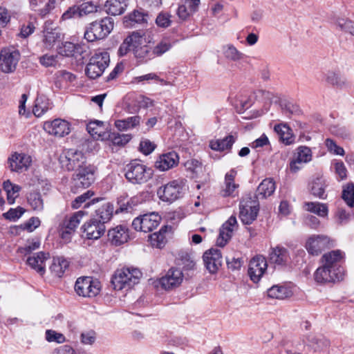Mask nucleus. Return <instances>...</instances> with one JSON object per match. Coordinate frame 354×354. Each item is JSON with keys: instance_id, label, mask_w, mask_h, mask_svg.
Returning <instances> with one entry per match:
<instances>
[{"instance_id": "nucleus-63", "label": "nucleus", "mask_w": 354, "mask_h": 354, "mask_svg": "<svg viewBox=\"0 0 354 354\" xmlns=\"http://www.w3.org/2000/svg\"><path fill=\"white\" fill-rule=\"evenodd\" d=\"M39 63L45 67L55 66L57 63V56L44 55L39 58Z\"/></svg>"}, {"instance_id": "nucleus-43", "label": "nucleus", "mask_w": 354, "mask_h": 354, "mask_svg": "<svg viewBox=\"0 0 354 354\" xmlns=\"http://www.w3.org/2000/svg\"><path fill=\"white\" fill-rule=\"evenodd\" d=\"M225 57L232 62H238L243 59L245 57L244 54L238 50L232 44H227L223 48Z\"/></svg>"}, {"instance_id": "nucleus-33", "label": "nucleus", "mask_w": 354, "mask_h": 354, "mask_svg": "<svg viewBox=\"0 0 354 354\" xmlns=\"http://www.w3.org/2000/svg\"><path fill=\"white\" fill-rule=\"evenodd\" d=\"M69 266V261L63 257H53L50 270L55 277H62Z\"/></svg>"}, {"instance_id": "nucleus-8", "label": "nucleus", "mask_w": 354, "mask_h": 354, "mask_svg": "<svg viewBox=\"0 0 354 354\" xmlns=\"http://www.w3.org/2000/svg\"><path fill=\"white\" fill-rule=\"evenodd\" d=\"M21 54L13 46L3 48L0 52V69L2 72L10 73L14 72L20 59Z\"/></svg>"}, {"instance_id": "nucleus-51", "label": "nucleus", "mask_w": 354, "mask_h": 354, "mask_svg": "<svg viewBox=\"0 0 354 354\" xmlns=\"http://www.w3.org/2000/svg\"><path fill=\"white\" fill-rule=\"evenodd\" d=\"M108 139L110 140L114 145L124 146L129 142L131 136L128 134H120L113 132L109 134Z\"/></svg>"}, {"instance_id": "nucleus-28", "label": "nucleus", "mask_w": 354, "mask_h": 354, "mask_svg": "<svg viewBox=\"0 0 354 354\" xmlns=\"http://www.w3.org/2000/svg\"><path fill=\"white\" fill-rule=\"evenodd\" d=\"M108 237L112 244L120 245L128 241L129 235L125 227L119 225L108 231Z\"/></svg>"}, {"instance_id": "nucleus-27", "label": "nucleus", "mask_w": 354, "mask_h": 354, "mask_svg": "<svg viewBox=\"0 0 354 354\" xmlns=\"http://www.w3.org/2000/svg\"><path fill=\"white\" fill-rule=\"evenodd\" d=\"M267 293L270 298L285 299L292 296L293 290L290 284H277L270 288Z\"/></svg>"}, {"instance_id": "nucleus-54", "label": "nucleus", "mask_w": 354, "mask_h": 354, "mask_svg": "<svg viewBox=\"0 0 354 354\" xmlns=\"http://www.w3.org/2000/svg\"><path fill=\"white\" fill-rule=\"evenodd\" d=\"M75 51V44L72 42L62 43V46L59 47L58 53L62 56L65 57H74Z\"/></svg>"}, {"instance_id": "nucleus-61", "label": "nucleus", "mask_w": 354, "mask_h": 354, "mask_svg": "<svg viewBox=\"0 0 354 354\" xmlns=\"http://www.w3.org/2000/svg\"><path fill=\"white\" fill-rule=\"evenodd\" d=\"M328 150L335 155L344 156V150L342 147L337 146L336 143L330 138H327L325 141Z\"/></svg>"}, {"instance_id": "nucleus-55", "label": "nucleus", "mask_w": 354, "mask_h": 354, "mask_svg": "<svg viewBox=\"0 0 354 354\" xmlns=\"http://www.w3.org/2000/svg\"><path fill=\"white\" fill-rule=\"evenodd\" d=\"M336 24L341 30L354 36V21L349 19H339Z\"/></svg>"}, {"instance_id": "nucleus-38", "label": "nucleus", "mask_w": 354, "mask_h": 354, "mask_svg": "<svg viewBox=\"0 0 354 354\" xmlns=\"http://www.w3.org/2000/svg\"><path fill=\"white\" fill-rule=\"evenodd\" d=\"M113 205L110 203H106L95 210V218L100 223L108 222L113 216Z\"/></svg>"}, {"instance_id": "nucleus-22", "label": "nucleus", "mask_w": 354, "mask_h": 354, "mask_svg": "<svg viewBox=\"0 0 354 354\" xmlns=\"http://www.w3.org/2000/svg\"><path fill=\"white\" fill-rule=\"evenodd\" d=\"M343 258V253L339 250H336L323 254L320 261L325 266L344 273L343 268L339 266Z\"/></svg>"}, {"instance_id": "nucleus-50", "label": "nucleus", "mask_w": 354, "mask_h": 354, "mask_svg": "<svg viewBox=\"0 0 354 354\" xmlns=\"http://www.w3.org/2000/svg\"><path fill=\"white\" fill-rule=\"evenodd\" d=\"M342 199L351 208L354 207V184L350 183L343 189Z\"/></svg>"}, {"instance_id": "nucleus-9", "label": "nucleus", "mask_w": 354, "mask_h": 354, "mask_svg": "<svg viewBox=\"0 0 354 354\" xmlns=\"http://www.w3.org/2000/svg\"><path fill=\"white\" fill-rule=\"evenodd\" d=\"M239 218L245 225L251 224L257 216L259 210V203L251 196L243 198L239 205Z\"/></svg>"}, {"instance_id": "nucleus-58", "label": "nucleus", "mask_w": 354, "mask_h": 354, "mask_svg": "<svg viewBox=\"0 0 354 354\" xmlns=\"http://www.w3.org/2000/svg\"><path fill=\"white\" fill-rule=\"evenodd\" d=\"M46 339L49 342H55L60 344L65 342V337L63 334L55 330H47L46 331Z\"/></svg>"}, {"instance_id": "nucleus-52", "label": "nucleus", "mask_w": 354, "mask_h": 354, "mask_svg": "<svg viewBox=\"0 0 354 354\" xmlns=\"http://www.w3.org/2000/svg\"><path fill=\"white\" fill-rule=\"evenodd\" d=\"M297 159L299 162L301 163H306L311 160L312 159V152L311 149L306 146L299 147L297 149Z\"/></svg>"}, {"instance_id": "nucleus-16", "label": "nucleus", "mask_w": 354, "mask_h": 354, "mask_svg": "<svg viewBox=\"0 0 354 354\" xmlns=\"http://www.w3.org/2000/svg\"><path fill=\"white\" fill-rule=\"evenodd\" d=\"M267 262L266 259L262 256H256L253 257L249 263L248 273L250 279L254 283L260 281L267 269Z\"/></svg>"}, {"instance_id": "nucleus-35", "label": "nucleus", "mask_w": 354, "mask_h": 354, "mask_svg": "<svg viewBox=\"0 0 354 354\" xmlns=\"http://www.w3.org/2000/svg\"><path fill=\"white\" fill-rule=\"evenodd\" d=\"M270 259L275 264L285 265L289 259L288 252L285 248L277 246L270 254Z\"/></svg>"}, {"instance_id": "nucleus-3", "label": "nucleus", "mask_w": 354, "mask_h": 354, "mask_svg": "<svg viewBox=\"0 0 354 354\" xmlns=\"http://www.w3.org/2000/svg\"><path fill=\"white\" fill-rule=\"evenodd\" d=\"M124 176L133 184H142L151 178L152 170L137 160H132L127 165Z\"/></svg>"}, {"instance_id": "nucleus-24", "label": "nucleus", "mask_w": 354, "mask_h": 354, "mask_svg": "<svg viewBox=\"0 0 354 354\" xmlns=\"http://www.w3.org/2000/svg\"><path fill=\"white\" fill-rule=\"evenodd\" d=\"M49 253L39 252L27 259V263L41 276L45 273V262L49 259Z\"/></svg>"}, {"instance_id": "nucleus-21", "label": "nucleus", "mask_w": 354, "mask_h": 354, "mask_svg": "<svg viewBox=\"0 0 354 354\" xmlns=\"http://www.w3.org/2000/svg\"><path fill=\"white\" fill-rule=\"evenodd\" d=\"M179 156L178 153L171 151L160 155L155 162L156 169L160 171H167L178 165Z\"/></svg>"}, {"instance_id": "nucleus-17", "label": "nucleus", "mask_w": 354, "mask_h": 354, "mask_svg": "<svg viewBox=\"0 0 354 354\" xmlns=\"http://www.w3.org/2000/svg\"><path fill=\"white\" fill-rule=\"evenodd\" d=\"M183 277V272L180 269L171 268L166 274L160 278V284L165 290H171L181 284Z\"/></svg>"}, {"instance_id": "nucleus-1", "label": "nucleus", "mask_w": 354, "mask_h": 354, "mask_svg": "<svg viewBox=\"0 0 354 354\" xmlns=\"http://www.w3.org/2000/svg\"><path fill=\"white\" fill-rule=\"evenodd\" d=\"M114 21L106 17L88 24L85 29L84 38L88 42H94L106 38L113 30Z\"/></svg>"}, {"instance_id": "nucleus-46", "label": "nucleus", "mask_w": 354, "mask_h": 354, "mask_svg": "<svg viewBox=\"0 0 354 354\" xmlns=\"http://www.w3.org/2000/svg\"><path fill=\"white\" fill-rule=\"evenodd\" d=\"M3 189L7 194V200L9 204L15 203V198L18 196V193L20 191V187L7 180L3 183Z\"/></svg>"}, {"instance_id": "nucleus-25", "label": "nucleus", "mask_w": 354, "mask_h": 354, "mask_svg": "<svg viewBox=\"0 0 354 354\" xmlns=\"http://www.w3.org/2000/svg\"><path fill=\"white\" fill-rule=\"evenodd\" d=\"M50 22L46 21L44 28L43 43L46 49L52 48L61 39V33L57 28H50Z\"/></svg>"}, {"instance_id": "nucleus-19", "label": "nucleus", "mask_w": 354, "mask_h": 354, "mask_svg": "<svg viewBox=\"0 0 354 354\" xmlns=\"http://www.w3.org/2000/svg\"><path fill=\"white\" fill-rule=\"evenodd\" d=\"M237 227L236 218L231 216L227 221H225L220 229L219 236L216 240L217 245L223 247L232 237L233 231Z\"/></svg>"}, {"instance_id": "nucleus-56", "label": "nucleus", "mask_w": 354, "mask_h": 354, "mask_svg": "<svg viewBox=\"0 0 354 354\" xmlns=\"http://www.w3.org/2000/svg\"><path fill=\"white\" fill-rule=\"evenodd\" d=\"M82 17L97 12L98 5L93 1H87L79 6Z\"/></svg>"}, {"instance_id": "nucleus-4", "label": "nucleus", "mask_w": 354, "mask_h": 354, "mask_svg": "<svg viewBox=\"0 0 354 354\" xmlns=\"http://www.w3.org/2000/svg\"><path fill=\"white\" fill-rule=\"evenodd\" d=\"M109 55L107 52L95 53L86 65L85 69L86 75L91 79L100 77L109 66Z\"/></svg>"}, {"instance_id": "nucleus-36", "label": "nucleus", "mask_w": 354, "mask_h": 354, "mask_svg": "<svg viewBox=\"0 0 354 354\" xmlns=\"http://www.w3.org/2000/svg\"><path fill=\"white\" fill-rule=\"evenodd\" d=\"M141 39V35L138 32H133L129 35L120 45L118 49V55L120 56H124L127 53L135 48L136 44L138 42V40Z\"/></svg>"}, {"instance_id": "nucleus-64", "label": "nucleus", "mask_w": 354, "mask_h": 354, "mask_svg": "<svg viewBox=\"0 0 354 354\" xmlns=\"http://www.w3.org/2000/svg\"><path fill=\"white\" fill-rule=\"evenodd\" d=\"M55 5H56V1L55 0H47L45 6L43 8H39L37 10V13L40 17H45L48 14H50V12L53 10H54L55 8Z\"/></svg>"}, {"instance_id": "nucleus-37", "label": "nucleus", "mask_w": 354, "mask_h": 354, "mask_svg": "<svg viewBox=\"0 0 354 354\" xmlns=\"http://www.w3.org/2000/svg\"><path fill=\"white\" fill-rule=\"evenodd\" d=\"M235 140L236 138L232 135H229L223 139L211 140L209 147L212 150L223 151L226 149H230Z\"/></svg>"}, {"instance_id": "nucleus-40", "label": "nucleus", "mask_w": 354, "mask_h": 354, "mask_svg": "<svg viewBox=\"0 0 354 354\" xmlns=\"http://www.w3.org/2000/svg\"><path fill=\"white\" fill-rule=\"evenodd\" d=\"M93 192L88 190L83 194L77 196L75 198V199L72 202L71 206L73 209H78L80 208L83 203H85V205L84 206V208L88 207L91 205H93L95 203L98 202L100 199L98 198H93L91 201L86 203L87 200H88L93 195Z\"/></svg>"}, {"instance_id": "nucleus-42", "label": "nucleus", "mask_w": 354, "mask_h": 354, "mask_svg": "<svg viewBox=\"0 0 354 354\" xmlns=\"http://www.w3.org/2000/svg\"><path fill=\"white\" fill-rule=\"evenodd\" d=\"M27 200L33 210L41 212L44 209V200L40 192H32L29 193L27 196Z\"/></svg>"}, {"instance_id": "nucleus-30", "label": "nucleus", "mask_w": 354, "mask_h": 354, "mask_svg": "<svg viewBox=\"0 0 354 354\" xmlns=\"http://www.w3.org/2000/svg\"><path fill=\"white\" fill-rule=\"evenodd\" d=\"M276 189L275 183L272 178L264 179L257 187L254 198H266L271 196Z\"/></svg>"}, {"instance_id": "nucleus-29", "label": "nucleus", "mask_w": 354, "mask_h": 354, "mask_svg": "<svg viewBox=\"0 0 354 354\" xmlns=\"http://www.w3.org/2000/svg\"><path fill=\"white\" fill-rule=\"evenodd\" d=\"M129 0H107L104 3L105 12L111 15H120L124 12Z\"/></svg>"}, {"instance_id": "nucleus-15", "label": "nucleus", "mask_w": 354, "mask_h": 354, "mask_svg": "<svg viewBox=\"0 0 354 354\" xmlns=\"http://www.w3.org/2000/svg\"><path fill=\"white\" fill-rule=\"evenodd\" d=\"M344 273L324 265L319 267L314 273V278L318 283H326L343 279Z\"/></svg>"}, {"instance_id": "nucleus-13", "label": "nucleus", "mask_w": 354, "mask_h": 354, "mask_svg": "<svg viewBox=\"0 0 354 354\" xmlns=\"http://www.w3.org/2000/svg\"><path fill=\"white\" fill-rule=\"evenodd\" d=\"M87 212L84 210H80L75 212L68 218H66L60 225L59 232L63 239H69L71 235L75 232L79 225L82 218Z\"/></svg>"}, {"instance_id": "nucleus-18", "label": "nucleus", "mask_w": 354, "mask_h": 354, "mask_svg": "<svg viewBox=\"0 0 354 354\" xmlns=\"http://www.w3.org/2000/svg\"><path fill=\"white\" fill-rule=\"evenodd\" d=\"M204 264L212 274L216 273L222 265V255L220 250L212 248L203 256Z\"/></svg>"}, {"instance_id": "nucleus-11", "label": "nucleus", "mask_w": 354, "mask_h": 354, "mask_svg": "<svg viewBox=\"0 0 354 354\" xmlns=\"http://www.w3.org/2000/svg\"><path fill=\"white\" fill-rule=\"evenodd\" d=\"M331 246L330 238L324 234H313L306 240L305 248L313 256H318Z\"/></svg>"}, {"instance_id": "nucleus-57", "label": "nucleus", "mask_w": 354, "mask_h": 354, "mask_svg": "<svg viewBox=\"0 0 354 354\" xmlns=\"http://www.w3.org/2000/svg\"><path fill=\"white\" fill-rule=\"evenodd\" d=\"M24 212L25 209L23 207L19 206L15 209H10L7 212L3 214V216L8 220L15 221L19 218Z\"/></svg>"}, {"instance_id": "nucleus-26", "label": "nucleus", "mask_w": 354, "mask_h": 354, "mask_svg": "<svg viewBox=\"0 0 354 354\" xmlns=\"http://www.w3.org/2000/svg\"><path fill=\"white\" fill-rule=\"evenodd\" d=\"M328 185L323 176H317L314 178L309 183V189L310 194L315 197L323 200L327 198V194H326V189Z\"/></svg>"}, {"instance_id": "nucleus-12", "label": "nucleus", "mask_w": 354, "mask_h": 354, "mask_svg": "<svg viewBox=\"0 0 354 354\" xmlns=\"http://www.w3.org/2000/svg\"><path fill=\"white\" fill-rule=\"evenodd\" d=\"M95 167L86 165L79 169L73 178V187L76 188H87L95 180Z\"/></svg>"}, {"instance_id": "nucleus-45", "label": "nucleus", "mask_w": 354, "mask_h": 354, "mask_svg": "<svg viewBox=\"0 0 354 354\" xmlns=\"http://www.w3.org/2000/svg\"><path fill=\"white\" fill-rule=\"evenodd\" d=\"M326 81L328 84L340 88L349 86V84L346 78L332 71H329L326 73Z\"/></svg>"}, {"instance_id": "nucleus-23", "label": "nucleus", "mask_w": 354, "mask_h": 354, "mask_svg": "<svg viewBox=\"0 0 354 354\" xmlns=\"http://www.w3.org/2000/svg\"><path fill=\"white\" fill-rule=\"evenodd\" d=\"M83 228L88 239H97L101 237L105 232V226L95 218H93L88 222L86 223Z\"/></svg>"}, {"instance_id": "nucleus-62", "label": "nucleus", "mask_w": 354, "mask_h": 354, "mask_svg": "<svg viewBox=\"0 0 354 354\" xmlns=\"http://www.w3.org/2000/svg\"><path fill=\"white\" fill-rule=\"evenodd\" d=\"M90 55L88 46L86 44H75V57L77 59V56H80L81 59H84L88 57Z\"/></svg>"}, {"instance_id": "nucleus-32", "label": "nucleus", "mask_w": 354, "mask_h": 354, "mask_svg": "<svg viewBox=\"0 0 354 354\" xmlns=\"http://www.w3.org/2000/svg\"><path fill=\"white\" fill-rule=\"evenodd\" d=\"M136 44L135 48H133V54L137 59H140L142 62H147L149 60L153 59L154 58L152 46L151 45H140V41Z\"/></svg>"}, {"instance_id": "nucleus-53", "label": "nucleus", "mask_w": 354, "mask_h": 354, "mask_svg": "<svg viewBox=\"0 0 354 354\" xmlns=\"http://www.w3.org/2000/svg\"><path fill=\"white\" fill-rule=\"evenodd\" d=\"M171 48V44L167 40H162L156 46H152L154 58L163 55Z\"/></svg>"}, {"instance_id": "nucleus-20", "label": "nucleus", "mask_w": 354, "mask_h": 354, "mask_svg": "<svg viewBox=\"0 0 354 354\" xmlns=\"http://www.w3.org/2000/svg\"><path fill=\"white\" fill-rule=\"evenodd\" d=\"M11 171L21 172L26 170L31 163V158L25 153L15 152L8 160Z\"/></svg>"}, {"instance_id": "nucleus-34", "label": "nucleus", "mask_w": 354, "mask_h": 354, "mask_svg": "<svg viewBox=\"0 0 354 354\" xmlns=\"http://www.w3.org/2000/svg\"><path fill=\"white\" fill-rule=\"evenodd\" d=\"M274 131L279 136V140L286 145H291L295 141L292 129L286 124H279L274 126Z\"/></svg>"}, {"instance_id": "nucleus-14", "label": "nucleus", "mask_w": 354, "mask_h": 354, "mask_svg": "<svg viewBox=\"0 0 354 354\" xmlns=\"http://www.w3.org/2000/svg\"><path fill=\"white\" fill-rule=\"evenodd\" d=\"M43 129L48 134L59 138L68 135L71 131V124L60 118L46 121L44 122Z\"/></svg>"}, {"instance_id": "nucleus-49", "label": "nucleus", "mask_w": 354, "mask_h": 354, "mask_svg": "<svg viewBox=\"0 0 354 354\" xmlns=\"http://www.w3.org/2000/svg\"><path fill=\"white\" fill-rule=\"evenodd\" d=\"M167 226L162 227L158 232L150 235L151 244L156 248H161L165 243V236L164 234L166 232Z\"/></svg>"}, {"instance_id": "nucleus-7", "label": "nucleus", "mask_w": 354, "mask_h": 354, "mask_svg": "<svg viewBox=\"0 0 354 354\" xmlns=\"http://www.w3.org/2000/svg\"><path fill=\"white\" fill-rule=\"evenodd\" d=\"M59 162L63 169L67 171H77L86 166V157L80 151L70 149L60 156Z\"/></svg>"}, {"instance_id": "nucleus-60", "label": "nucleus", "mask_w": 354, "mask_h": 354, "mask_svg": "<svg viewBox=\"0 0 354 354\" xmlns=\"http://www.w3.org/2000/svg\"><path fill=\"white\" fill-rule=\"evenodd\" d=\"M35 30V26L32 21H28L21 26L20 32L18 34L21 38H27L32 35Z\"/></svg>"}, {"instance_id": "nucleus-39", "label": "nucleus", "mask_w": 354, "mask_h": 354, "mask_svg": "<svg viewBox=\"0 0 354 354\" xmlns=\"http://www.w3.org/2000/svg\"><path fill=\"white\" fill-rule=\"evenodd\" d=\"M304 207L308 212L314 213L319 216L326 217L328 214V208L326 204L319 202H306Z\"/></svg>"}, {"instance_id": "nucleus-10", "label": "nucleus", "mask_w": 354, "mask_h": 354, "mask_svg": "<svg viewBox=\"0 0 354 354\" xmlns=\"http://www.w3.org/2000/svg\"><path fill=\"white\" fill-rule=\"evenodd\" d=\"M160 221V216L155 212H151L134 218L132 226L137 231L149 232L156 229L159 225Z\"/></svg>"}, {"instance_id": "nucleus-5", "label": "nucleus", "mask_w": 354, "mask_h": 354, "mask_svg": "<svg viewBox=\"0 0 354 354\" xmlns=\"http://www.w3.org/2000/svg\"><path fill=\"white\" fill-rule=\"evenodd\" d=\"M183 180H174L160 187L157 190L158 198L164 202L171 203L184 194Z\"/></svg>"}, {"instance_id": "nucleus-2", "label": "nucleus", "mask_w": 354, "mask_h": 354, "mask_svg": "<svg viewBox=\"0 0 354 354\" xmlns=\"http://www.w3.org/2000/svg\"><path fill=\"white\" fill-rule=\"evenodd\" d=\"M141 276L142 272L137 268H122L115 272L111 283L115 290H129L138 283Z\"/></svg>"}, {"instance_id": "nucleus-47", "label": "nucleus", "mask_w": 354, "mask_h": 354, "mask_svg": "<svg viewBox=\"0 0 354 354\" xmlns=\"http://www.w3.org/2000/svg\"><path fill=\"white\" fill-rule=\"evenodd\" d=\"M184 166L186 170L191 173L192 178H197L203 172L202 163L196 159L187 160Z\"/></svg>"}, {"instance_id": "nucleus-31", "label": "nucleus", "mask_w": 354, "mask_h": 354, "mask_svg": "<svg viewBox=\"0 0 354 354\" xmlns=\"http://www.w3.org/2000/svg\"><path fill=\"white\" fill-rule=\"evenodd\" d=\"M236 175V171L234 169H231L225 174V188L222 190V195L224 197L234 196L235 195V191L239 187V185L234 183Z\"/></svg>"}, {"instance_id": "nucleus-48", "label": "nucleus", "mask_w": 354, "mask_h": 354, "mask_svg": "<svg viewBox=\"0 0 354 354\" xmlns=\"http://www.w3.org/2000/svg\"><path fill=\"white\" fill-rule=\"evenodd\" d=\"M86 129L92 136L101 138L104 130V123L99 120L90 122L86 126Z\"/></svg>"}, {"instance_id": "nucleus-44", "label": "nucleus", "mask_w": 354, "mask_h": 354, "mask_svg": "<svg viewBox=\"0 0 354 354\" xmlns=\"http://www.w3.org/2000/svg\"><path fill=\"white\" fill-rule=\"evenodd\" d=\"M147 17L148 15L144 12L134 10L133 12L124 17V23L127 26H132L135 24H143L147 22Z\"/></svg>"}, {"instance_id": "nucleus-41", "label": "nucleus", "mask_w": 354, "mask_h": 354, "mask_svg": "<svg viewBox=\"0 0 354 354\" xmlns=\"http://www.w3.org/2000/svg\"><path fill=\"white\" fill-rule=\"evenodd\" d=\"M141 118L138 115L129 117L124 120H118L115 122L116 128L120 131H126L133 129L140 124Z\"/></svg>"}, {"instance_id": "nucleus-59", "label": "nucleus", "mask_w": 354, "mask_h": 354, "mask_svg": "<svg viewBox=\"0 0 354 354\" xmlns=\"http://www.w3.org/2000/svg\"><path fill=\"white\" fill-rule=\"evenodd\" d=\"M171 15L167 12H160L156 17V24L158 27L167 28L171 24Z\"/></svg>"}, {"instance_id": "nucleus-6", "label": "nucleus", "mask_w": 354, "mask_h": 354, "mask_svg": "<svg viewBox=\"0 0 354 354\" xmlns=\"http://www.w3.org/2000/svg\"><path fill=\"white\" fill-rule=\"evenodd\" d=\"M100 290V282L91 277H79L75 284V292L83 297H95Z\"/></svg>"}]
</instances>
